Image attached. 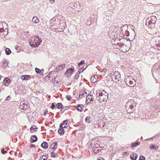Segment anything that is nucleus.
<instances>
[{"instance_id": "1a4fd4ad", "label": "nucleus", "mask_w": 160, "mask_h": 160, "mask_svg": "<svg viewBox=\"0 0 160 160\" xmlns=\"http://www.w3.org/2000/svg\"><path fill=\"white\" fill-rule=\"evenodd\" d=\"M129 84L127 85L129 87H134V85L136 84V81L135 80L133 79L130 80L129 83H128Z\"/></svg>"}, {"instance_id": "20e7f679", "label": "nucleus", "mask_w": 160, "mask_h": 160, "mask_svg": "<svg viewBox=\"0 0 160 160\" xmlns=\"http://www.w3.org/2000/svg\"><path fill=\"white\" fill-rule=\"evenodd\" d=\"M29 107V104L27 102H26L24 101L21 102L20 103V108L22 109L25 110L28 109Z\"/></svg>"}, {"instance_id": "f704fd0d", "label": "nucleus", "mask_w": 160, "mask_h": 160, "mask_svg": "<svg viewBox=\"0 0 160 160\" xmlns=\"http://www.w3.org/2000/svg\"><path fill=\"white\" fill-rule=\"evenodd\" d=\"M84 62H85L84 60H82L81 62L78 63V66L79 67L80 65L84 64Z\"/></svg>"}, {"instance_id": "f257e3e1", "label": "nucleus", "mask_w": 160, "mask_h": 160, "mask_svg": "<svg viewBox=\"0 0 160 160\" xmlns=\"http://www.w3.org/2000/svg\"><path fill=\"white\" fill-rule=\"evenodd\" d=\"M108 93L104 90L99 93L98 96L96 98V100L100 102H106L108 98Z\"/></svg>"}, {"instance_id": "de8ad7c7", "label": "nucleus", "mask_w": 160, "mask_h": 160, "mask_svg": "<svg viewBox=\"0 0 160 160\" xmlns=\"http://www.w3.org/2000/svg\"><path fill=\"white\" fill-rule=\"evenodd\" d=\"M3 84L5 85V86H7L9 84V82H8V83L7 82H3Z\"/></svg>"}, {"instance_id": "4c0bfd02", "label": "nucleus", "mask_w": 160, "mask_h": 160, "mask_svg": "<svg viewBox=\"0 0 160 160\" xmlns=\"http://www.w3.org/2000/svg\"><path fill=\"white\" fill-rule=\"evenodd\" d=\"M145 158L143 156H140L139 160H145Z\"/></svg>"}, {"instance_id": "ea45409f", "label": "nucleus", "mask_w": 160, "mask_h": 160, "mask_svg": "<svg viewBox=\"0 0 160 160\" xmlns=\"http://www.w3.org/2000/svg\"><path fill=\"white\" fill-rule=\"evenodd\" d=\"M66 98L68 101H70L71 99V97L69 95H68L66 96Z\"/></svg>"}, {"instance_id": "052dcab7", "label": "nucleus", "mask_w": 160, "mask_h": 160, "mask_svg": "<svg viewBox=\"0 0 160 160\" xmlns=\"http://www.w3.org/2000/svg\"><path fill=\"white\" fill-rule=\"evenodd\" d=\"M2 77V76L1 75H0V80L1 79V78Z\"/></svg>"}, {"instance_id": "e2e57ef3", "label": "nucleus", "mask_w": 160, "mask_h": 160, "mask_svg": "<svg viewBox=\"0 0 160 160\" xmlns=\"http://www.w3.org/2000/svg\"><path fill=\"white\" fill-rule=\"evenodd\" d=\"M104 126H105L104 125H103L102 126V127L104 128Z\"/></svg>"}, {"instance_id": "69168bd1", "label": "nucleus", "mask_w": 160, "mask_h": 160, "mask_svg": "<svg viewBox=\"0 0 160 160\" xmlns=\"http://www.w3.org/2000/svg\"><path fill=\"white\" fill-rule=\"evenodd\" d=\"M97 160H101L100 159H98Z\"/></svg>"}, {"instance_id": "72a5a7b5", "label": "nucleus", "mask_w": 160, "mask_h": 160, "mask_svg": "<svg viewBox=\"0 0 160 160\" xmlns=\"http://www.w3.org/2000/svg\"><path fill=\"white\" fill-rule=\"evenodd\" d=\"M35 71L36 72L38 73L41 74L42 73V70H40L37 68H35Z\"/></svg>"}, {"instance_id": "bb28decb", "label": "nucleus", "mask_w": 160, "mask_h": 160, "mask_svg": "<svg viewBox=\"0 0 160 160\" xmlns=\"http://www.w3.org/2000/svg\"><path fill=\"white\" fill-rule=\"evenodd\" d=\"M140 144V142H136L132 144L131 145V147L132 148H134L135 147L138 145Z\"/></svg>"}, {"instance_id": "5fc2aeb1", "label": "nucleus", "mask_w": 160, "mask_h": 160, "mask_svg": "<svg viewBox=\"0 0 160 160\" xmlns=\"http://www.w3.org/2000/svg\"><path fill=\"white\" fill-rule=\"evenodd\" d=\"M48 111L46 110V111H44V115H46L47 114V113H48Z\"/></svg>"}, {"instance_id": "412c9836", "label": "nucleus", "mask_w": 160, "mask_h": 160, "mask_svg": "<svg viewBox=\"0 0 160 160\" xmlns=\"http://www.w3.org/2000/svg\"><path fill=\"white\" fill-rule=\"evenodd\" d=\"M37 129V128L36 126L33 125L30 128V131L32 133H33L34 132H36L37 130H36V129Z\"/></svg>"}, {"instance_id": "49530a36", "label": "nucleus", "mask_w": 160, "mask_h": 160, "mask_svg": "<svg viewBox=\"0 0 160 160\" xmlns=\"http://www.w3.org/2000/svg\"><path fill=\"white\" fill-rule=\"evenodd\" d=\"M64 29V28H62L61 29L60 28L59 29H58V32H62L63 31Z\"/></svg>"}, {"instance_id": "bf43d9fd", "label": "nucleus", "mask_w": 160, "mask_h": 160, "mask_svg": "<svg viewBox=\"0 0 160 160\" xmlns=\"http://www.w3.org/2000/svg\"><path fill=\"white\" fill-rule=\"evenodd\" d=\"M17 155V153L16 152L15 153V155L16 156Z\"/></svg>"}, {"instance_id": "a19ab883", "label": "nucleus", "mask_w": 160, "mask_h": 160, "mask_svg": "<svg viewBox=\"0 0 160 160\" xmlns=\"http://www.w3.org/2000/svg\"><path fill=\"white\" fill-rule=\"evenodd\" d=\"M1 152L3 154H4L7 152V151H5L4 148H3L1 150Z\"/></svg>"}, {"instance_id": "774afa93", "label": "nucleus", "mask_w": 160, "mask_h": 160, "mask_svg": "<svg viewBox=\"0 0 160 160\" xmlns=\"http://www.w3.org/2000/svg\"><path fill=\"white\" fill-rule=\"evenodd\" d=\"M43 158H46L44 157H43Z\"/></svg>"}, {"instance_id": "0eeeda50", "label": "nucleus", "mask_w": 160, "mask_h": 160, "mask_svg": "<svg viewBox=\"0 0 160 160\" xmlns=\"http://www.w3.org/2000/svg\"><path fill=\"white\" fill-rule=\"evenodd\" d=\"M93 98L92 95L89 94L87 96L86 102L88 104L92 103Z\"/></svg>"}, {"instance_id": "473e14b6", "label": "nucleus", "mask_w": 160, "mask_h": 160, "mask_svg": "<svg viewBox=\"0 0 160 160\" xmlns=\"http://www.w3.org/2000/svg\"><path fill=\"white\" fill-rule=\"evenodd\" d=\"M158 146H155V145H154L153 144H152L150 146V148L152 149H154L155 150H157L158 149Z\"/></svg>"}, {"instance_id": "6e6552de", "label": "nucleus", "mask_w": 160, "mask_h": 160, "mask_svg": "<svg viewBox=\"0 0 160 160\" xmlns=\"http://www.w3.org/2000/svg\"><path fill=\"white\" fill-rule=\"evenodd\" d=\"M146 24L147 26H148L149 28L151 29L155 27V22L154 21H153L152 22H151V23H149V22H148L147 21H146Z\"/></svg>"}, {"instance_id": "f8f14e48", "label": "nucleus", "mask_w": 160, "mask_h": 160, "mask_svg": "<svg viewBox=\"0 0 160 160\" xmlns=\"http://www.w3.org/2000/svg\"><path fill=\"white\" fill-rule=\"evenodd\" d=\"M73 70L74 69L72 68L68 69L65 73L67 74H68L70 76H71L72 74V73L73 72Z\"/></svg>"}, {"instance_id": "2f4dec72", "label": "nucleus", "mask_w": 160, "mask_h": 160, "mask_svg": "<svg viewBox=\"0 0 160 160\" xmlns=\"http://www.w3.org/2000/svg\"><path fill=\"white\" fill-rule=\"evenodd\" d=\"M85 120L86 122L88 123H90L91 121L90 117L89 116L87 117Z\"/></svg>"}, {"instance_id": "13d9d810", "label": "nucleus", "mask_w": 160, "mask_h": 160, "mask_svg": "<svg viewBox=\"0 0 160 160\" xmlns=\"http://www.w3.org/2000/svg\"><path fill=\"white\" fill-rule=\"evenodd\" d=\"M41 70H42V73L44 71V69H41Z\"/></svg>"}, {"instance_id": "7c9ffc66", "label": "nucleus", "mask_w": 160, "mask_h": 160, "mask_svg": "<svg viewBox=\"0 0 160 160\" xmlns=\"http://www.w3.org/2000/svg\"><path fill=\"white\" fill-rule=\"evenodd\" d=\"M5 52L7 55H9L11 53V51L9 48H7L5 50Z\"/></svg>"}, {"instance_id": "a211bd4d", "label": "nucleus", "mask_w": 160, "mask_h": 160, "mask_svg": "<svg viewBox=\"0 0 160 160\" xmlns=\"http://www.w3.org/2000/svg\"><path fill=\"white\" fill-rule=\"evenodd\" d=\"M32 22L35 23H38L39 22L38 18L36 16H34L32 19Z\"/></svg>"}, {"instance_id": "f3484780", "label": "nucleus", "mask_w": 160, "mask_h": 160, "mask_svg": "<svg viewBox=\"0 0 160 160\" xmlns=\"http://www.w3.org/2000/svg\"><path fill=\"white\" fill-rule=\"evenodd\" d=\"M97 75H94V76H92L91 77L90 79L93 82L95 83L97 81Z\"/></svg>"}, {"instance_id": "79ce46f5", "label": "nucleus", "mask_w": 160, "mask_h": 160, "mask_svg": "<svg viewBox=\"0 0 160 160\" xmlns=\"http://www.w3.org/2000/svg\"><path fill=\"white\" fill-rule=\"evenodd\" d=\"M68 122V121L67 120H65L64 121H63L61 123L62 124V125H64V124L67 125V124Z\"/></svg>"}, {"instance_id": "6ab92c4d", "label": "nucleus", "mask_w": 160, "mask_h": 160, "mask_svg": "<svg viewBox=\"0 0 160 160\" xmlns=\"http://www.w3.org/2000/svg\"><path fill=\"white\" fill-rule=\"evenodd\" d=\"M138 157V155L136 153H134L131 155L130 158L133 160H136L137 159Z\"/></svg>"}, {"instance_id": "c9c22d12", "label": "nucleus", "mask_w": 160, "mask_h": 160, "mask_svg": "<svg viewBox=\"0 0 160 160\" xmlns=\"http://www.w3.org/2000/svg\"><path fill=\"white\" fill-rule=\"evenodd\" d=\"M84 70V69L82 68L79 69L78 70V73L80 74Z\"/></svg>"}, {"instance_id": "b1692460", "label": "nucleus", "mask_w": 160, "mask_h": 160, "mask_svg": "<svg viewBox=\"0 0 160 160\" xmlns=\"http://www.w3.org/2000/svg\"><path fill=\"white\" fill-rule=\"evenodd\" d=\"M82 105L78 104L77 105V107H76V108L77 110L80 112H81L83 110L82 109Z\"/></svg>"}, {"instance_id": "4d7b16f0", "label": "nucleus", "mask_w": 160, "mask_h": 160, "mask_svg": "<svg viewBox=\"0 0 160 160\" xmlns=\"http://www.w3.org/2000/svg\"><path fill=\"white\" fill-rule=\"evenodd\" d=\"M3 28H0V32L2 31L3 30Z\"/></svg>"}, {"instance_id": "aec40b11", "label": "nucleus", "mask_w": 160, "mask_h": 160, "mask_svg": "<svg viewBox=\"0 0 160 160\" xmlns=\"http://www.w3.org/2000/svg\"><path fill=\"white\" fill-rule=\"evenodd\" d=\"M41 146L43 148H47L48 147V144L46 142H43L41 145Z\"/></svg>"}, {"instance_id": "39448f33", "label": "nucleus", "mask_w": 160, "mask_h": 160, "mask_svg": "<svg viewBox=\"0 0 160 160\" xmlns=\"http://www.w3.org/2000/svg\"><path fill=\"white\" fill-rule=\"evenodd\" d=\"M136 104L134 101L132 100H129L126 104V107L127 108H130L132 109L134 106H135Z\"/></svg>"}, {"instance_id": "cd10ccee", "label": "nucleus", "mask_w": 160, "mask_h": 160, "mask_svg": "<svg viewBox=\"0 0 160 160\" xmlns=\"http://www.w3.org/2000/svg\"><path fill=\"white\" fill-rule=\"evenodd\" d=\"M48 154L45 153L44 155L42 156L41 158L43 159V160H47L48 158Z\"/></svg>"}, {"instance_id": "a878e982", "label": "nucleus", "mask_w": 160, "mask_h": 160, "mask_svg": "<svg viewBox=\"0 0 160 160\" xmlns=\"http://www.w3.org/2000/svg\"><path fill=\"white\" fill-rule=\"evenodd\" d=\"M98 148H93V151L94 153H98L101 151V150H100L98 149Z\"/></svg>"}, {"instance_id": "423d86ee", "label": "nucleus", "mask_w": 160, "mask_h": 160, "mask_svg": "<svg viewBox=\"0 0 160 160\" xmlns=\"http://www.w3.org/2000/svg\"><path fill=\"white\" fill-rule=\"evenodd\" d=\"M65 67V65L64 64H62L61 65H59L56 68V69L57 70H53L52 71H51L50 72L51 74L54 73V72L55 73L57 71H60L62 70Z\"/></svg>"}, {"instance_id": "9b49d317", "label": "nucleus", "mask_w": 160, "mask_h": 160, "mask_svg": "<svg viewBox=\"0 0 160 160\" xmlns=\"http://www.w3.org/2000/svg\"><path fill=\"white\" fill-rule=\"evenodd\" d=\"M79 94L80 95L79 96V99L82 98L83 97H85L87 95V93L84 91L81 92Z\"/></svg>"}, {"instance_id": "e433bc0d", "label": "nucleus", "mask_w": 160, "mask_h": 160, "mask_svg": "<svg viewBox=\"0 0 160 160\" xmlns=\"http://www.w3.org/2000/svg\"><path fill=\"white\" fill-rule=\"evenodd\" d=\"M54 103H52L51 105V108L52 109H54L56 108L55 104H54Z\"/></svg>"}, {"instance_id": "393cba45", "label": "nucleus", "mask_w": 160, "mask_h": 160, "mask_svg": "<svg viewBox=\"0 0 160 160\" xmlns=\"http://www.w3.org/2000/svg\"><path fill=\"white\" fill-rule=\"evenodd\" d=\"M64 130L63 128H59L58 130V132L61 135H63L64 133Z\"/></svg>"}, {"instance_id": "9d476101", "label": "nucleus", "mask_w": 160, "mask_h": 160, "mask_svg": "<svg viewBox=\"0 0 160 160\" xmlns=\"http://www.w3.org/2000/svg\"><path fill=\"white\" fill-rule=\"evenodd\" d=\"M21 78L22 80H28L31 78V76L24 75L21 76Z\"/></svg>"}, {"instance_id": "a18cd8bd", "label": "nucleus", "mask_w": 160, "mask_h": 160, "mask_svg": "<svg viewBox=\"0 0 160 160\" xmlns=\"http://www.w3.org/2000/svg\"><path fill=\"white\" fill-rule=\"evenodd\" d=\"M107 71V69H103L101 71H100V73H102L103 72H105Z\"/></svg>"}, {"instance_id": "680f3d73", "label": "nucleus", "mask_w": 160, "mask_h": 160, "mask_svg": "<svg viewBox=\"0 0 160 160\" xmlns=\"http://www.w3.org/2000/svg\"><path fill=\"white\" fill-rule=\"evenodd\" d=\"M66 126H64V127H63V128H66Z\"/></svg>"}, {"instance_id": "4468645a", "label": "nucleus", "mask_w": 160, "mask_h": 160, "mask_svg": "<svg viewBox=\"0 0 160 160\" xmlns=\"http://www.w3.org/2000/svg\"><path fill=\"white\" fill-rule=\"evenodd\" d=\"M58 143L57 142H55L52 143L50 146V148L52 149H56L58 146Z\"/></svg>"}, {"instance_id": "c756f323", "label": "nucleus", "mask_w": 160, "mask_h": 160, "mask_svg": "<svg viewBox=\"0 0 160 160\" xmlns=\"http://www.w3.org/2000/svg\"><path fill=\"white\" fill-rule=\"evenodd\" d=\"M56 106L58 108L60 109L63 106L61 103H58L56 104Z\"/></svg>"}, {"instance_id": "c03bdc74", "label": "nucleus", "mask_w": 160, "mask_h": 160, "mask_svg": "<svg viewBox=\"0 0 160 160\" xmlns=\"http://www.w3.org/2000/svg\"><path fill=\"white\" fill-rule=\"evenodd\" d=\"M4 82H7L8 83V82H9V81H10V80L9 79H8L7 78H4Z\"/></svg>"}, {"instance_id": "ddd939ff", "label": "nucleus", "mask_w": 160, "mask_h": 160, "mask_svg": "<svg viewBox=\"0 0 160 160\" xmlns=\"http://www.w3.org/2000/svg\"><path fill=\"white\" fill-rule=\"evenodd\" d=\"M1 66L3 67H7L8 64L7 62V60L5 59H4L2 62H1Z\"/></svg>"}, {"instance_id": "7ed1b4c3", "label": "nucleus", "mask_w": 160, "mask_h": 160, "mask_svg": "<svg viewBox=\"0 0 160 160\" xmlns=\"http://www.w3.org/2000/svg\"><path fill=\"white\" fill-rule=\"evenodd\" d=\"M110 76L112 78V79H115V82H117L119 81L121 79V75L118 72L115 71L110 74Z\"/></svg>"}, {"instance_id": "58836bf2", "label": "nucleus", "mask_w": 160, "mask_h": 160, "mask_svg": "<svg viewBox=\"0 0 160 160\" xmlns=\"http://www.w3.org/2000/svg\"><path fill=\"white\" fill-rule=\"evenodd\" d=\"M80 74L78 73L76 74L75 77H74V79H78V78H79V75Z\"/></svg>"}, {"instance_id": "dca6fc26", "label": "nucleus", "mask_w": 160, "mask_h": 160, "mask_svg": "<svg viewBox=\"0 0 160 160\" xmlns=\"http://www.w3.org/2000/svg\"><path fill=\"white\" fill-rule=\"evenodd\" d=\"M132 79V78L131 76H128L125 79V82L127 85L129 84L128 83L130 80Z\"/></svg>"}, {"instance_id": "6e6d98bb", "label": "nucleus", "mask_w": 160, "mask_h": 160, "mask_svg": "<svg viewBox=\"0 0 160 160\" xmlns=\"http://www.w3.org/2000/svg\"><path fill=\"white\" fill-rule=\"evenodd\" d=\"M159 42H160V41H159ZM158 46L160 48V42L158 44Z\"/></svg>"}, {"instance_id": "c85d7f7f", "label": "nucleus", "mask_w": 160, "mask_h": 160, "mask_svg": "<svg viewBox=\"0 0 160 160\" xmlns=\"http://www.w3.org/2000/svg\"><path fill=\"white\" fill-rule=\"evenodd\" d=\"M91 145L92 146L93 148H99V145L97 142L94 143L93 144V145L92 144V143H91Z\"/></svg>"}, {"instance_id": "09e8293b", "label": "nucleus", "mask_w": 160, "mask_h": 160, "mask_svg": "<svg viewBox=\"0 0 160 160\" xmlns=\"http://www.w3.org/2000/svg\"><path fill=\"white\" fill-rule=\"evenodd\" d=\"M67 106H64L63 107H62V109L64 110H66L67 109Z\"/></svg>"}, {"instance_id": "0e129e2a", "label": "nucleus", "mask_w": 160, "mask_h": 160, "mask_svg": "<svg viewBox=\"0 0 160 160\" xmlns=\"http://www.w3.org/2000/svg\"><path fill=\"white\" fill-rule=\"evenodd\" d=\"M54 0H50V1H53V2H54Z\"/></svg>"}, {"instance_id": "3c124183", "label": "nucleus", "mask_w": 160, "mask_h": 160, "mask_svg": "<svg viewBox=\"0 0 160 160\" xmlns=\"http://www.w3.org/2000/svg\"><path fill=\"white\" fill-rule=\"evenodd\" d=\"M30 146L31 148H32L35 147V146L34 144H32L30 145Z\"/></svg>"}, {"instance_id": "338daca9", "label": "nucleus", "mask_w": 160, "mask_h": 160, "mask_svg": "<svg viewBox=\"0 0 160 160\" xmlns=\"http://www.w3.org/2000/svg\"><path fill=\"white\" fill-rule=\"evenodd\" d=\"M124 46V45H123L122 46H121V47H122V46Z\"/></svg>"}, {"instance_id": "5701e85b", "label": "nucleus", "mask_w": 160, "mask_h": 160, "mask_svg": "<svg viewBox=\"0 0 160 160\" xmlns=\"http://www.w3.org/2000/svg\"><path fill=\"white\" fill-rule=\"evenodd\" d=\"M157 19L155 17L152 16L150 18V20L148 21V22L149 23H151V22H152L153 21L155 22V23H156V21Z\"/></svg>"}, {"instance_id": "8fccbe9b", "label": "nucleus", "mask_w": 160, "mask_h": 160, "mask_svg": "<svg viewBox=\"0 0 160 160\" xmlns=\"http://www.w3.org/2000/svg\"><path fill=\"white\" fill-rule=\"evenodd\" d=\"M63 125L61 123L60 125V128H63V127L62 126Z\"/></svg>"}, {"instance_id": "603ef678", "label": "nucleus", "mask_w": 160, "mask_h": 160, "mask_svg": "<svg viewBox=\"0 0 160 160\" xmlns=\"http://www.w3.org/2000/svg\"><path fill=\"white\" fill-rule=\"evenodd\" d=\"M11 98V97H10V96H9L7 98V99H6V100H9Z\"/></svg>"}, {"instance_id": "37998d69", "label": "nucleus", "mask_w": 160, "mask_h": 160, "mask_svg": "<svg viewBox=\"0 0 160 160\" xmlns=\"http://www.w3.org/2000/svg\"><path fill=\"white\" fill-rule=\"evenodd\" d=\"M51 156L53 158H55L56 157L55 153H54L53 152H51Z\"/></svg>"}, {"instance_id": "2eb2a0df", "label": "nucleus", "mask_w": 160, "mask_h": 160, "mask_svg": "<svg viewBox=\"0 0 160 160\" xmlns=\"http://www.w3.org/2000/svg\"><path fill=\"white\" fill-rule=\"evenodd\" d=\"M37 137L36 135H34L32 136L31 137V140L32 142H34L37 140Z\"/></svg>"}, {"instance_id": "f03ea898", "label": "nucleus", "mask_w": 160, "mask_h": 160, "mask_svg": "<svg viewBox=\"0 0 160 160\" xmlns=\"http://www.w3.org/2000/svg\"><path fill=\"white\" fill-rule=\"evenodd\" d=\"M42 42L41 39L38 36L35 38L33 40H31L30 42V45L32 47H37Z\"/></svg>"}, {"instance_id": "4be33fe9", "label": "nucleus", "mask_w": 160, "mask_h": 160, "mask_svg": "<svg viewBox=\"0 0 160 160\" xmlns=\"http://www.w3.org/2000/svg\"><path fill=\"white\" fill-rule=\"evenodd\" d=\"M92 20L91 18H88L87 21L86 22V24L88 26H90L92 23Z\"/></svg>"}, {"instance_id": "864d4df0", "label": "nucleus", "mask_w": 160, "mask_h": 160, "mask_svg": "<svg viewBox=\"0 0 160 160\" xmlns=\"http://www.w3.org/2000/svg\"><path fill=\"white\" fill-rule=\"evenodd\" d=\"M15 49L16 50H18V45H15Z\"/></svg>"}]
</instances>
